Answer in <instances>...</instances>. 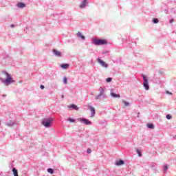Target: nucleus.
<instances>
[{"label":"nucleus","instance_id":"1","mask_svg":"<svg viewBox=\"0 0 176 176\" xmlns=\"http://www.w3.org/2000/svg\"><path fill=\"white\" fill-rule=\"evenodd\" d=\"M107 98H108V96L105 94V89L100 87L99 88V94L95 96V100H96V101H104V100H107Z\"/></svg>","mask_w":176,"mask_h":176},{"label":"nucleus","instance_id":"2","mask_svg":"<svg viewBox=\"0 0 176 176\" xmlns=\"http://www.w3.org/2000/svg\"><path fill=\"white\" fill-rule=\"evenodd\" d=\"M3 74L6 76V78L3 80V78L0 77V80H1L2 83H3L6 86H9V85H11V83H14V80H13V78H12L9 73L3 71Z\"/></svg>","mask_w":176,"mask_h":176},{"label":"nucleus","instance_id":"3","mask_svg":"<svg viewBox=\"0 0 176 176\" xmlns=\"http://www.w3.org/2000/svg\"><path fill=\"white\" fill-rule=\"evenodd\" d=\"M92 43H94V45H96V46H100L101 45H107V43H108V41L107 40L94 38L92 40Z\"/></svg>","mask_w":176,"mask_h":176},{"label":"nucleus","instance_id":"4","mask_svg":"<svg viewBox=\"0 0 176 176\" xmlns=\"http://www.w3.org/2000/svg\"><path fill=\"white\" fill-rule=\"evenodd\" d=\"M142 78H143V87H144L145 90H149V82L146 76L142 74Z\"/></svg>","mask_w":176,"mask_h":176},{"label":"nucleus","instance_id":"5","mask_svg":"<svg viewBox=\"0 0 176 176\" xmlns=\"http://www.w3.org/2000/svg\"><path fill=\"white\" fill-rule=\"evenodd\" d=\"M78 122H80V123H83V124H85L86 126H91L92 124L91 122L89 120V119L80 118H78Z\"/></svg>","mask_w":176,"mask_h":176},{"label":"nucleus","instance_id":"6","mask_svg":"<svg viewBox=\"0 0 176 176\" xmlns=\"http://www.w3.org/2000/svg\"><path fill=\"white\" fill-rule=\"evenodd\" d=\"M42 124L43 126H45V127H50L52 126V120L50 119H46L42 120Z\"/></svg>","mask_w":176,"mask_h":176},{"label":"nucleus","instance_id":"7","mask_svg":"<svg viewBox=\"0 0 176 176\" xmlns=\"http://www.w3.org/2000/svg\"><path fill=\"white\" fill-rule=\"evenodd\" d=\"M89 109L91 111V118H94L96 115V109L93 106L87 105Z\"/></svg>","mask_w":176,"mask_h":176},{"label":"nucleus","instance_id":"8","mask_svg":"<svg viewBox=\"0 0 176 176\" xmlns=\"http://www.w3.org/2000/svg\"><path fill=\"white\" fill-rule=\"evenodd\" d=\"M110 96L113 98H120V94H115V92H113V89H111Z\"/></svg>","mask_w":176,"mask_h":176},{"label":"nucleus","instance_id":"9","mask_svg":"<svg viewBox=\"0 0 176 176\" xmlns=\"http://www.w3.org/2000/svg\"><path fill=\"white\" fill-rule=\"evenodd\" d=\"M98 61L99 64H100V65H102L104 68H108L109 65L107 63H105L104 60L100 59V58H98Z\"/></svg>","mask_w":176,"mask_h":176},{"label":"nucleus","instance_id":"10","mask_svg":"<svg viewBox=\"0 0 176 176\" xmlns=\"http://www.w3.org/2000/svg\"><path fill=\"white\" fill-rule=\"evenodd\" d=\"M67 108L69 109H74V111H79V107H78V106H76L74 104H72L70 105H67Z\"/></svg>","mask_w":176,"mask_h":176},{"label":"nucleus","instance_id":"11","mask_svg":"<svg viewBox=\"0 0 176 176\" xmlns=\"http://www.w3.org/2000/svg\"><path fill=\"white\" fill-rule=\"evenodd\" d=\"M87 3H88L87 0H82V1L81 2V3L80 5V9H84V8L87 6Z\"/></svg>","mask_w":176,"mask_h":176},{"label":"nucleus","instance_id":"12","mask_svg":"<svg viewBox=\"0 0 176 176\" xmlns=\"http://www.w3.org/2000/svg\"><path fill=\"white\" fill-rule=\"evenodd\" d=\"M53 53H54V56H56V57H61V53L60 52V51L54 49Z\"/></svg>","mask_w":176,"mask_h":176},{"label":"nucleus","instance_id":"13","mask_svg":"<svg viewBox=\"0 0 176 176\" xmlns=\"http://www.w3.org/2000/svg\"><path fill=\"white\" fill-rule=\"evenodd\" d=\"M6 126H8V127H12V126H14L16 124V122L10 120L8 122H6Z\"/></svg>","mask_w":176,"mask_h":176},{"label":"nucleus","instance_id":"14","mask_svg":"<svg viewBox=\"0 0 176 176\" xmlns=\"http://www.w3.org/2000/svg\"><path fill=\"white\" fill-rule=\"evenodd\" d=\"M115 164L116 166H122V164H124V161L120 160L119 161H116Z\"/></svg>","mask_w":176,"mask_h":176},{"label":"nucleus","instance_id":"15","mask_svg":"<svg viewBox=\"0 0 176 176\" xmlns=\"http://www.w3.org/2000/svg\"><path fill=\"white\" fill-rule=\"evenodd\" d=\"M60 68H63V69H67V68H69V64L65 63L60 65Z\"/></svg>","mask_w":176,"mask_h":176},{"label":"nucleus","instance_id":"16","mask_svg":"<svg viewBox=\"0 0 176 176\" xmlns=\"http://www.w3.org/2000/svg\"><path fill=\"white\" fill-rule=\"evenodd\" d=\"M77 35H78V36H79V38H81V39H82V41H85L86 39V37H85V36L82 35V33L80 32H78Z\"/></svg>","mask_w":176,"mask_h":176},{"label":"nucleus","instance_id":"17","mask_svg":"<svg viewBox=\"0 0 176 176\" xmlns=\"http://www.w3.org/2000/svg\"><path fill=\"white\" fill-rule=\"evenodd\" d=\"M17 8H20L21 9H22V8H25V5L24 4V3H18L16 4Z\"/></svg>","mask_w":176,"mask_h":176},{"label":"nucleus","instance_id":"18","mask_svg":"<svg viewBox=\"0 0 176 176\" xmlns=\"http://www.w3.org/2000/svg\"><path fill=\"white\" fill-rule=\"evenodd\" d=\"M12 173L14 174V176H19V172L17 171V169H16V168H12Z\"/></svg>","mask_w":176,"mask_h":176},{"label":"nucleus","instance_id":"19","mask_svg":"<svg viewBox=\"0 0 176 176\" xmlns=\"http://www.w3.org/2000/svg\"><path fill=\"white\" fill-rule=\"evenodd\" d=\"M168 168V165L167 164L164 165V167H163L164 173H166Z\"/></svg>","mask_w":176,"mask_h":176},{"label":"nucleus","instance_id":"20","mask_svg":"<svg viewBox=\"0 0 176 176\" xmlns=\"http://www.w3.org/2000/svg\"><path fill=\"white\" fill-rule=\"evenodd\" d=\"M136 152L138 155V156H140L141 157V156H142V153H141V151H140V149L136 148Z\"/></svg>","mask_w":176,"mask_h":176},{"label":"nucleus","instance_id":"21","mask_svg":"<svg viewBox=\"0 0 176 176\" xmlns=\"http://www.w3.org/2000/svg\"><path fill=\"white\" fill-rule=\"evenodd\" d=\"M47 173H50V174H54V170L52 168H48L47 169Z\"/></svg>","mask_w":176,"mask_h":176},{"label":"nucleus","instance_id":"22","mask_svg":"<svg viewBox=\"0 0 176 176\" xmlns=\"http://www.w3.org/2000/svg\"><path fill=\"white\" fill-rule=\"evenodd\" d=\"M153 22L154 24H157V23H159V19H156V18H154L153 19Z\"/></svg>","mask_w":176,"mask_h":176},{"label":"nucleus","instance_id":"23","mask_svg":"<svg viewBox=\"0 0 176 176\" xmlns=\"http://www.w3.org/2000/svg\"><path fill=\"white\" fill-rule=\"evenodd\" d=\"M63 83L65 85H67V83H68V79L67 78V77L63 78Z\"/></svg>","mask_w":176,"mask_h":176},{"label":"nucleus","instance_id":"24","mask_svg":"<svg viewBox=\"0 0 176 176\" xmlns=\"http://www.w3.org/2000/svg\"><path fill=\"white\" fill-rule=\"evenodd\" d=\"M123 104H124L125 107H129L130 105V103L126 102V100H123Z\"/></svg>","mask_w":176,"mask_h":176},{"label":"nucleus","instance_id":"25","mask_svg":"<svg viewBox=\"0 0 176 176\" xmlns=\"http://www.w3.org/2000/svg\"><path fill=\"white\" fill-rule=\"evenodd\" d=\"M166 119H168V120H170V119H173V116L170 114L166 115Z\"/></svg>","mask_w":176,"mask_h":176},{"label":"nucleus","instance_id":"26","mask_svg":"<svg viewBox=\"0 0 176 176\" xmlns=\"http://www.w3.org/2000/svg\"><path fill=\"white\" fill-rule=\"evenodd\" d=\"M147 126L148 129H154L153 124H148Z\"/></svg>","mask_w":176,"mask_h":176},{"label":"nucleus","instance_id":"27","mask_svg":"<svg viewBox=\"0 0 176 176\" xmlns=\"http://www.w3.org/2000/svg\"><path fill=\"white\" fill-rule=\"evenodd\" d=\"M68 120H69V122H70L71 123H75V120H74V119H72V118H69L68 119Z\"/></svg>","mask_w":176,"mask_h":176},{"label":"nucleus","instance_id":"28","mask_svg":"<svg viewBox=\"0 0 176 176\" xmlns=\"http://www.w3.org/2000/svg\"><path fill=\"white\" fill-rule=\"evenodd\" d=\"M106 82H107L108 83H109V82H112V78H107L106 79Z\"/></svg>","mask_w":176,"mask_h":176},{"label":"nucleus","instance_id":"29","mask_svg":"<svg viewBox=\"0 0 176 176\" xmlns=\"http://www.w3.org/2000/svg\"><path fill=\"white\" fill-rule=\"evenodd\" d=\"M87 153L88 154L91 153V149L88 148L87 151Z\"/></svg>","mask_w":176,"mask_h":176},{"label":"nucleus","instance_id":"30","mask_svg":"<svg viewBox=\"0 0 176 176\" xmlns=\"http://www.w3.org/2000/svg\"><path fill=\"white\" fill-rule=\"evenodd\" d=\"M40 88L41 89V90H43V89H45V86L43 85H41L40 86Z\"/></svg>","mask_w":176,"mask_h":176},{"label":"nucleus","instance_id":"31","mask_svg":"<svg viewBox=\"0 0 176 176\" xmlns=\"http://www.w3.org/2000/svg\"><path fill=\"white\" fill-rule=\"evenodd\" d=\"M166 93H167L168 94H170V96H172V95H173V93L169 92L168 91H166Z\"/></svg>","mask_w":176,"mask_h":176},{"label":"nucleus","instance_id":"32","mask_svg":"<svg viewBox=\"0 0 176 176\" xmlns=\"http://www.w3.org/2000/svg\"><path fill=\"white\" fill-rule=\"evenodd\" d=\"M173 21H174V19H170V20L169 21L170 24H171V23H173Z\"/></svg>","mask_w":176,"mask_h":176},{"label":"nucleus","instance_id":"33","mask_svg":"<svg viewBox=\"0 0 176 176\" xmlns=\"http://www.w3.org/2000/svg\"><path fill=\"white\" fill-rule=\"evenodd\" d=\"M166 14H168V11L167 10H165Z\"/></svg>","mask_w":176,"mask_h":176},{"label":"nucleus","instance_id":"34","mask_svg":"<svg viewBox=\"0 0 176 176\" xmlns=\"http://www.w3.org/2000/svg\"><path fill=\"white\" fill-rule=\"evenodd\" d=\"M10 27H11V28H14V25L12 24V25H10Z\"/></svg>","mask_w":176,"mask_h":176},{"label":"nucleus","instance_id":"35","mask_svg":"<svg viewBox=\"0 0 176 176\" xmlns=\"http://www.w3.org/2000/svg\"><path fill=\"white\" fill-rule=\"evenodd\" d=\"M64 98V95H62V96H61V98Z\"/></svg>","mask_w":176,"mask_h":176},{"label":"nucleus","instance_id":"36","mask_svg":"<svg viewBox=\"0 0 176 176\" xmlns=\"http://www.w3.org/2000/svg\"><path fill=\"white\" fill-rule=\"evenodd\" d=\"M104 53H108L107 52H104Z\"/></svg>","mask_w":176,"mask_h":176},{"label":"nucleus","instance_id":"37","mask_svg":"<svg viewBox=\"0 0 176 176\" xmlns=\"http://www.w3.org/2000/svg\"><path fill=\"white\" fill-rule=\"evenodd\" d=\"M160 74H162V72H160Z\"/></svg>","mask_w":176,"mask_h":176}]
</instances>
